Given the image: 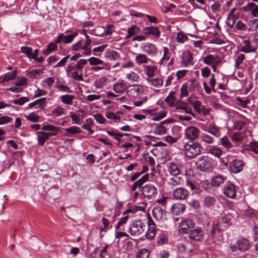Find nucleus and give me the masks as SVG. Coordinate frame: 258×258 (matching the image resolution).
<instances>
[{
  "mask_svg": "<svg viewBox=\"0 0 258 258\" xmlns=\"http://www.w3.org/2000/svg\"><path fill=\"white\" fill-rule=\"evenodd\" d=\"M243 10L244 12H249L251 15L254 17L258 16V6L253 3H249L243 7Z\"/></svg>",
  "mask_w": 258,
  "mask_h": 258,
  "instance_id": "5701e85b",
  "label": "nucleus"
},
{
  "mask_svg": "<svg viewBox=\"0 0 258 258\" xmlns=\"http://www.w3.org/2000/svg\"><path fill=\"white\" fill-rule=\"evenodd\" d=\"M167 167L168 171L171 175L176 176V175L180 173V170L178 165L176 163L170 162L167 164Z\"/></svg>",
  "mask_w": 258,
  "mask_h": 258,
  "instance_id": "2f4dec72",
  "label": "nucleus"
},
{
  "mask_svg": "<svg viewBox=\"0 0 258 258\" xmlns=\"http://www.w3.org/2000/svg\"><path fill=\"white\" fill-rule=\"evenodd\" d=\"M196 168L200 171H206L211 167L210 159L207 156L200 157L196 162Z\"/></svg>",
  "mask_w": 258,
  "mask_h": 258,
  "instance_id": "20e7f679",
  "label": "nucleus"
},
{
  "mask_svg": "<svg viewBox=\"0 0 258 258\" xmlns=\"http://www.w3.org/2000/svg\"><path fill=\"white\" fill-rule=\"evenodd\" d=\"M245 138V133L243 132H235L230 135L231 140L236 143H241Z\"/></svg>",
  "mask_w": 258,
  "mask_h": 258,
  "instance_id": "c756f323",
  "label": "nucleus"
},
{
  "mask_svg": "<svg viewBox=\"0 0 258 258\" xmlns=\"http://www.w3.org/2000/svg\"><path fill=\"white\" fill-rule=\"evenodd\" d=\"M21 51L22 53L26 54L30 60H31L32 59V49L31 47L22 46L21 47Z\"/></svg>",
  "mask_w": 258,
  "mask_h": 258,
  "instance_id": "5fc2aeb1",
  "label": "nucleus"
},
{
  "mask_svg": "<svg viewBox=\"0 0 258 258\" xmlns=\"http://www.w3.org/2000/svg\"><path fill=\"white\" fill-rule=\"evenodd\" d=\"M243 162L240 160L235 159L230 163V171L233 173H238L243 170Z\"/></svg>",
  "mask_w": 258,
  "mask_h": 258,
  "instance_id": "f8f14e48",
  "label": "nucleus"
},
{
  "mask_svg": "<svg viewBox=\"0 0 258 258\" xmlns=\"http://www.w3.org/2000/svg\"><path fill=\"white\" fill-rule=\"evenodd\" d=\"M216 202V199L210 196L205 197L203 201V204L206 208H210L213 206Z\"/></svg>",
  "mask_w": 258,
  "mask_h": 258,
  "instance_id": "79ce46f5",
  "label": "nucleus"
},
{
  "mask_svg": "<svg viewBox=\"0 0 258 258\" xmlns=\"http://www.w3.org/2000/svg\"><path fill=\"white\" fill-rule=\"evenodd\" d=\"M181 60L184 67L192 65L193 64L192 53L188 50L183 51L181 54Z\"/></svg>",
  "mask_w": 258,
  "mask_h": 258,
  "instance_id": "2eb2a0df",
  "label": "nucleus"
},
{
  "mask_svg": "<svg viewBox=\"0 0 258 258\" xmlns=\"http://www.w3.org/2000/svg\"><path fill=\"white\" fill-rule=\"evenodd\" d=\"M105 116L109 119H113L116 122L120 121V118L119 116L116 115L114 113L111 111H107L105 113Z\"/></svg>",
  "mask_w": 258,
  "mask_h": 258,
  "instance_id": "680f3d73",
  "label": "nucleus"
},
{
  "mask_svg": "<svg viewBox=\"0 0 258 258\" xmlns=\"http://www.w3.org/2000/svg\"><path fill=\"white\" fill-rule=\"evenodd\" d=\"M88 60L85 59H81L76 64H70L66 69L67 73H71L73 71H82L84 66L87 63Z\"/></svg>",
  "mask_w": 258,
  "mask_h": 258,
  "instance_id": "4468645a",
  "label": "nucleus"
},
{
  "mask_svg": "<svg viewBox=\"0 0 258 258\" xmlns=\"http://www.w3.org/2000/svg\"><path fill=\"white\" fill-rule=\"evenodd\" d=\"M106 46V45H102L93 48V52L94 55H98L100 53L103 52Z\"/></svg>",
  "mask_w": 258,
  "mask_h": 258,
  "instance_id": "774afa93",
  "label": "nucleus"
},
{
  "mask_svg": "<svg viewBox=\"0 0 258 258\" xmlns=\"http://www.w3.org/2000/svg\"><path fill=\"white\" fill-rule=\"evenodd\" d=\"M223 192L227 197L234 199L236 195L235 185L229 181H226L223 188Z\"/></svg>",
  "mask_w": 258,
  "mask_h": 258,
  "instance_id": "423d86ee",
  "label": "nucleus"
},
{
  "mask_svg": "<svg viewBox=\"0 0 258 258\" xmlns=\"http://www.w3.org/2000/svg\"><path fill=\"white\" fill-rule=\"evenodd\" d=\"M17 74V72L16 70H14L11 72H8L6 73L3 79V81H8L14 79Z\"/></svg>",
  "mask_w": 258,
  "mask_h": 258,
  "instance_id": "6e6d98bb",
  "label": "nucleus"
},
{
  "mask_svg": "<svg viewBox=\"0 0 258 258\" xmlns=\"http://www.w3.org/2000/svg\"><path fill=\"white\" fill-rule=\"evenodd\" d=\"M133 53L136 55L135 60L136 63L138 65L147 64L152 61V60L145 53H136L135 52H133Z\"/></svg>",
  "mask_w": 258,
  "mask_h": 258,
  "instance_id": "412c9836",
  "label": "nucleus"
},
{
  "mask_svg": "<svg viewBox=\"0 0 258 258\" xmlns=\"http://www.w3.org/2000/svg\"><path fill=\"white\" fill-rule=\"evenodd\" d=\"M233 216L229 213H224L221 217V222L224 224V226H227L232 224Z\"/></svg>",
  "mask_w": 258,
  "mask_h": 258,
  "instance_id": "f704fd0d",
  "label": "nucleus"
},
{
  "mask_svg": "<svg viewBox=\"0 0 258 258\" xmlns=\"http://www.w3.org/2000/svg\"><path fill=\"white\" fill-rule=\"evenodd\" d=\"M247 30L251 32H256L258 31V19H250L247 22Z\"/></svg>",
  "mask_w": 258,
  "mask_h": 258,
  "instance_id": "72a5a7b5",
  "label": "nucleus"
},
{
  "mask_svg": "<svg viewBox=\"0 0 258 258\" xmlns=\"http://www.w3.org/2000/svg\"><path fill=\"white\" fill-rule=\"evenodd\" d=\"M126 77L128 80L133 82H137L139 79L138 74L134 72L127 74Z\"/></svg>",
  "mask_w": 258,
  "mask_h": 258,
  "instance_id": "bf43d9fd",
  "label": "nucleus"
},
{
  "mask_svg": "<svg viewBox=\"0 0 258 258\" xmlns=\"http://www.w3.org/2000/svg\"><path fill=\"white\" fill-rule=\"evenodd\" d=\"M221 58L217 55L209 54L203 58V62L208 66L216 64L221 63Z\"/></svg>",
  "mask_w": 258,
  "mask_h": 258,
  "instance_id": "9b49d317",
  "label": "nucleus"
},
{
  "mask_svg": "<svg viewBox=\"0 0 258 258\" xmlns=\"http://www.w3.org/2000/svg\"><path fill=\"white\" fill-rule=\"evenodd\" d=\"M189 195L188 191L183 187L176 188L173 191V197L175 200H185Z\"/></svg>",
  "mask_w": 258,
  "mask_h": 258,
  "instance_id": "ddd939ff",
  "label": "nucleus"
},
{
  "mask_svg": "<svg viewBox=\"0 0 258 258\" xmlns=\"http://www.w3.org/2000/svg\"><path fill=\"white\" fill-rule=\"evenodd\" d=\"M152 214L157 221H163L165 219L166 212L160 207H155L152 210Z\"/></svg>",
  "mask_w": 258,
  "mask_h": 258,
  "instance_id": "aec40b11",
  "label": "nucleus"
},
{
  "mask_svg": "<svg viewBox=\"0 0 258 258\" xmlns=\"http://www.w3.org/2000/svg\"><path fill=\"white\" fill-rule=\"evenodd\" d=\"M162 49L163 52V56L158 62L159 66H162L166 63L170 59L171 56V52L167 47L163 46Z\"/></svg>",
  "mask_w": 258,
  "mask_h": 258,
  "instance_id": "a878e982",
  "label": "nucleus"
},
{
  "mask_svg": "<svg viewBox=\"0 0 258 258\" xmlns=\"http://www.w3.org/2000/svg\"><path fill=\"white\" fill-rule=\"evenodd\" d=\"M183 183V180L179 177L174 176L168 179L167 184L168 187L171 189H173L174 187L178 185H181Z\"/></svg>",
  "mask_w": 258,
  "mask_h": 258,
  "instance_id": "b1692460",
  "label": "nucleus"
},
{
  "mask_svg": "<svg viewBox=\"0 0 258 258\" xmlns=\"http://www.w3.org/2000/svg\"><path fill=\"white\" fill-rule=\"evenodd\" d=\"M126 88V85L122 82H117L113 85V90L118 94L122 93Z\"/></svg>",
  "mask_w": 258,
  "mask_h": 258,
  "instance_id": "ea45409f",
  "label": "nucleus"
},
{
  "mask_svg": "<svg viewBox=\"0 0 258 258\" xmlns=\"http://www.w3.org/2000/svg\"><path fill=\"white\" fill-rule=\"evenodd\" d=\"M195 222L191 219H186L182 220L179 225L178 230L181 233H187L190 232L191 229L195 226Z\"/></svg>",
  "mask_w": 258,
  "mask_h": 258,
  "instance_id": "0eeeda50",
  "label": "nucleus"
},
{
  "mask_svg": "<svg viewBox=\"0 0 258 258\" xmlns=\"http://www.w3.org/2000/svg\"><path fill=\"white\" fill-rule=\"evenodd\" d=\"M149 178V174L144 175L141 178L134 183L132 186V190L135 191L138 188H140L145 182L148 181Z\"/></svg>",
  "mask_w": 258,
  "mask_h": 258,
  "instance_id": "7c9ffc66",
  "label": "nucleus"
},
{
  "mask_svg": "<svg viewBox=\"0 0 258 258\" xmlns=\"http://www.w3.org/2000/svg\"><path fill=\"white\" fill-rule=\"evenodd\" d=\"M150 253L146 249H142L136 255L137 258H149Z\"/></svg>",
  "mask_w": 258,
  "mask_h": 258,
  "instance_id": "052dcab7",
  "label": "nucleus"
},
{
  "mask_svg": "<svg viewBox=\"0 0 258 258\" xmlns=\"http://www.w3.org/2000/svg\"><path fill=\"white\" fill-rule=\"evenodd\" d=\"M144 92L143 87L139 85H131L127 90V94L131 98H137Z\"/></svg>",
  "mask_w": 258,
  "mask_h": 258,
  "instance_id": "39448f33",
  "label": "nucleus"
},
{
  "mask_svg": "<svg viewBox=\"0 0 258 258\" xmlns=\"http://www.w3.org/2000/svg\"><path fill=\"white\" fill-rule=\"evenodd\" d=\"M168 241V236L165 233H161L157 238V242L159 245H162L167 243Z\"/></svg>",
  "mask_w": 258,
  "mask_h": 258,
  "instance_id": "8fccbe9b",
  "label": "nucleus"
},
{
  "mask_svg": "<svg viewBox=\"0 0 258 258\" xmlns=\"http://www.w3.org/2000/svg\"><path fill=\"white\" fill-rule=\"evenodd\" d=\"M185 210L184 205L180 203L173 204L171 208V212L172 215L178 216L181 215Z\"/></svg>",
  "mask_w": 258,
  "mask_h": 258,
  "instance_id": "4be33fe9",
  "label": "nucleus"
},
{
  "mask_svg": "<svg viewBox=\"0 0 258 258\" xmlns=\"http://www.w3.org/2000/svg\"><path fill=\"white\" fill-rule=\"evenodd\" d=\"M29 101V99L26 97H21L18 99L12 101V102L16 105H23L25 103Z\"/></svg>",
  "mask_w": 258,
  "mask_h": 258,
  "instance_id": "13d9d810",
  "label": "nucleus"
},
{
  "mask_svg": "<svg viewBox=\"0 0 258 258\" xmlns=\"http://www.w3.org/2000/svg\"><path fill=\"white\" fill-rule=\"evenodd\" d=\"M201 141L205 144H212L215 143V140L211 135L203 133L201 135L200 137Z\"/></svg>",
  "mask_w": 258,
  "mask_h": 258,
  "instance_id": "58836bf2",
  "label": "nucleus"
},
{
  "mask_svg": "<svg viewBox=\"0 0 258 258\" xmlns=\"http://www.w3.org/2000/svg\"><path fill=\"white\" fill-rule=\"evenodd\" d=\"M154 133L156 135H164L166 133V128L163 125H157L155 127Z\"/></svg>",
  "mask_w": 258,
  "mask_h": 258,
  "instance_id": "0e129e2a",
  "label": "nucleus"
},
{
  "mask_svg": "<svg viewBox=\"0 0 258 258\" xmlns=\"http://www.w3.org/2000/svg\"><path fill=\"white\" fill-rule=\"evenodd\" d=\"M66 136L72 137L73 135L78 134L81 133L80 128L77 126H72L70 127L64 129Z\"/></svg>",
  "mask_w": 258,
  "mask_h": 258,
  "instance_id": "e433bc0d",
  "label": "nucleus"
},
{
  "mask_svg": "<svg viewBox=\"0 0 258 258\" xmlns=\"http://www.w3.org/2000/svg\"><path fill=\"white\" fill-rule=\"evenodd\" d=\"M138 27L136 25H134L132 27L129 28L127 29V38H130L131 36L135 35L137 33V30H138Z\"/></svg>",
  "mask_w": 258,
  "mask_h": 258,
  "instance_id": "69168bd1",
  "label": "nucleus"
},
{
  "mask_svg": "<svg viewBox=\"0 0 258 258\" xmlns=\"http://www.w3.org/2000/svg\"><path fill=\"white\" fill-rule=\"evenodd\" d=\"M145 224L141 221H135L133 222L130 225V234L133 236H139L144 232L145 230Z\"/></svg>",
  "mask_w": 258,
  "mask_h": 258,
  "instance_id": "7ed1b4c3",
  "label": "nucleus"
},
{
  "mask_svg": "<svg viewBox=\"0 0 258 258\" xmlns=\"http://www.w3.org/2000/svg\"><path fill=\"white\" fill-rule=\"evenodd\" d=\"M59 98L62 103L67 105H72L73 101L75 99V96L73 95L66 94L60 96Z\"/></svg>",
  "mask_w": 258,
  "mask_h": 258,
  "instance_id": "4c0bfd02",
  "label": "nucleus"
},
{
  "mask_svg": "<svg viewBox=\"0 0 258 258\" xmlns=\"http://www.w3.org/2000/svg\"><path fill=\"white\" fill-rule=\"evenodd\" d=\"M205 131L216 138H219L221 136L220 127L214 123L210 124L208 126L207 129Z\"/></svg>",
  "mask_w": 258,
  "mask_h": 258,
  "instance_id": "c85d7f7f",
  "label": "nucleus"
},
{
  "mask_svg": "<svg viewBox=\"0 0 258 258\" xmlns=\"http://www.w3.org/2000/svg\"><path fill=\"white\" fill-rule=\"evenodd\" d=\"M240 50L245 53L254 52V49H252L250 45V42L248 40H244L240 48Z\"/></svg>",
  "mask_w": 258,
  "mask_h": 258,
  "instance_id": "a19ab883",
  "label": "nucleus"
},
{
  "mask_svg": "<svg viewBox=\"0 0 258 258\" xmlns=\"http://www.w3.org/2000/svg\"><path fill=\"white\" fill-rule=\"evenodd\" d=\"M77 35V32L68 35H64L63 33H61L57 37L55 43L57 44L60 43L64 44L70 43Z\"/></svg>",
  "mask_w": 258,
  "mask_h": 258,
  "instance_id": "9d476101",
  "label": "nucleus"
},
{
  "mask_svg": "<svg viewBox=\"0 0 258 258\" xmlns=\"http://www.w3.org/2000/svg\"><path fill=\"white\" fill-rule=\"evenodd\" d=\"M142 33L146 35L151 34L156 38H158L161 35V31L158 27L152 26L144 28Z\"/></svg>",
  "mask_w": 258,
  "mask_h": 258,
  "instance_id": "f3484780",
  "label": "nucleus"
},
{
  "mask_svg": "<svg viewBox=\"0 0 258 258\" xmlns=\"http://www.w3.org/2000/svg\"><path fill=\"white\" fill-rule=\"evenodd\" d=\"M202 146L199 143L189 141L184 144L183 149L185 156L193 158L201 153Z\"/></svg>",
  "mask_w": 258,
  "mask_h": 258,
  "instance_id": "f257e3e1",
  "label": "nucleus"
},
{
  "mask_svg": "<svg viewBox=\"0 0 258 258\" xmlns=\"http://www.w3.org/2000/svg\"><path fill=\"white\" fill-rule=\"evenodd\" d=\"M207 152L215 157H219L222 154V150L216 146H210L206 148Z\"/></svg>",
  "mask_w": 258,
  "mask_h": 258,
  "instance_id": "473e14b6",
  "label": "nucleus"
},
{
  "mask_svg": "<svg viewBox=\"0 0 258 258\" xmlns=\"http://www.w3.org/2000/svg\"><path fill=\"white\" fill-rule=\"evenodd\" d=\"M188 39L187 35L183 32H179L177 33L176 40L178 43H183Z\"/></svg>",
  "mask_w": 258,
  "mask_h": 258,
  "instance_id": "de8ad7c7",
  "label": "nucleus"
},
{
  "mask_svg": "<svg viewBox=\"0 0 258 258\" xmlns=\"http://www.w3.org/2000/svg\"><path fill=\"white\" fill-rule=\"evenodd\" d=\"M147 85L151 87L160 88L163 84V79L161 77L145 78Z\"/></svg>",
  "mask_w": 258,
  "mask_h": 258,
  "instance_id": "6ab92c4d",
  "label": "nucleus"
},
{
  "mask_svg": "<svg viewBox=\"0 0 258 258\" xmlns=\"http://www.w3.org/2000/svg\"><path fill=\"white\" fill-rule=\"evenodd\" d=\"M184 134L187 139L191 141L195 140L199 136L200 130L196 126H189L185 129Z\"/></svg>",
  "mask_w": 258,
  "mask_h": 258,
  "instance_id": "1a4fd4ad",
  "label": "nucleus"
},
{
  "mask_svg": "<svg viewBox=\"0 0 258 258\" xmlns=\"http://www.w3.org/2000/svg\"><path fill=\"white\" fill-rule=\"evenodd\" d=\"M143 68L147 78H150L154 77L155 72L156 70V67L155 66L144 65Z\"/></svg>",
  "mask_w": 258,
  "mask_h": 258,
  "instance_id": "c9c22d12",
  "label": "nucleus"
},
{
  "mask_svg": "<svg viewBox=\"0 0 258 258\" xmlns=\"http://www.w3.org/2000/svg\"><path fill=\"white\" fill-rule=\"evenodd\" d=\"M51 114L55 117H59L64 114V109L61 106H57L52 109Z\"/></svg>",
  "mask_w": 258,
  "mask_h": 258,
  "instance_id": "09e8293b",
  "label": "nucleus"
},
{
  "mask_svg": "<svg viewBox=\"0 0 258 258\" xmlns=\"http://www.w3.org/2000/svg\"><path fill=\"white\" fill-rule=\"evenodd\" d=\"M36 135L39 145L43 146L45 144V141L48 140L50 137L56 136V133H49L43 131H39L37 132Z\"/></svg>",
  "mask_w": 258,
  "mask_h": 258,
  "instance_id": "dca6fc26",
  "label": "nucleus"
},
{
  "mask_svg": "<svg viewBox=\"0 0 258 258\" xmlns=\"http://www.w3.org/2000/svg\"><path fill=\"white\" fill-rule=\"evenodd\" d=\"M106 79L105 78H101L94 83L95 86L97 88H102L106 84Z\"/></svg>",
  "mask_w": 258,
  "mask_h": 258,
  "instance_id": "e2e57ef3",
  "label": "nucleus"
},
{
  "mask_svg": "<svg viewBox=\"0 0 258 258\" xmlns=\"http://www.w3.org/2000/svg\"><path fill=\"white\" fill-rule=\"evenodd\" d=\"M238 251L242 252L249 248V243L246 238H241L236 241Z\"/></svg>",
  "mask_w": 258,
  "mask_h": 258,
  "instance_id": "393cba45",
  "label": "nucleus"
},
{
  "mask_svg": "<svg viewBox=\"0 0 258 258\" xmlns=\"http://www.w3.org/2000/svg\"><path fill=\"white\" fill-rule=\"evenodd\" d=\"M46 103L47 102L46 98L43 97L29 103L28 105V108H32L34 106L38 105V107H36V109H42L46 106Z\"/></svg>",
  "mask_w": 258,
  "mask_h": 258,
  "instance_id": "cd10ccee",
  "label": "nucleus"
},
{
  "mask_svg": "<svg viewBox=\"0 0 258 258\" xmlns=\"http://www.w3.org/2000/svg\"><path fill=\"white\" fill-rule=\"evenodd\" d=\"M188 236L191 241H200L203 237V231L201 228H197L190 230Z\"/></svg>",
  "mask_w": 258,
  "mask_h": 258,
  "instance_id": "a211bd4d",
  "label": "nucleus"
},
{
  "mask_svg": "<svg viewBox=\"0 0 258 258\" xmlns=\"http://www.w3.org/2000/svg\"><path fill=\"white\" fill-rule=\"evenodd\" d=\"M142 192L145 197L151 198L156 196L157 194L158 190L153 185L147 184L142 187Z\"/></svg>",
  "mask_w": 258,
  "mask_h": 258,
  "instance_id": "6e6552de",
  "label": "nucleus"
},
{
  "mask_svg": "<svg viewBox=\"0 0 258 258\" xmlns=\"http://www.w3.org/2000/svg\"><path fill=\"white\" fill-rule=\"evenodd\" d=\"M224 178L222 175H217L214 177L211 181V184L213 186H219L224 181Z\"/></svg>",
  "mask_w": 258,
  "mask_h": 258,
  "instance_id": "a18cd8bd",
  "label": "nucleus"
},
{
  "mask_svg": "<svg viewBox=\"0 0 258 258\" xmlns=\"http://www.w3.org/2000/svg\"><path fill=\"white\" fill-rule=\"evenodd\" d=\"M24 117L27 120L32 122H37L40 119L39 116L35 113L34 112L31 113L28 115H25Z\"/></svg>",
  "mask_w": 258,
  "mask_h": 258,
  "instance_id": "3c124183",
  "label": "nucleus"
},
{
  "mask_svg": "<svg viewBox=\"0 0 258 258\" xmlns=\"http://www.w3.org/2000/svg\"><path fill=\"white\" fill-rule=\"evenodd\" d=\"M120 56L119 53L114 50L108 51L105 54V57L110 61H115L119 59Z\"/></svg>",
  "mask_w": 258,
  "mask_h": 258,
  "instance_id": "c03bdc74",
  "label": "nucleus"
},
{
  "mask_svg": "<svg viewBox=\"0 0 258 258\" xmlns=\"http://www.w3.org/2000/svg\"><path fill=\"white\" fill-rule=\"evenodd\" d=\"M42 131H50V133H56V135L58 131V128L51 124L45 125L41 127Z\"/></svg>",
  "mask_w": 258,
  "mask_h": 258,
  "instance_id": "4d7b16f0",
  "label": "nucleus"
},
{
  "mask_svg": "<svg viewBox=\"0 0 258 258\" xmlns=\"http://www.w3.org/2000/svg\"><path fill=\"white\" fill-rule=\"evenodd\" d=\"M156 228L155 227L150 226L148 227V229L146 233V236L148 239H153L156 235Z\"/></svg>",
  "mask_w": 258,
  "mask_h": 258,
  "instance_id": "603ef678",
  "label": "nucleus"
},
{
  "mask_svg": "<svg viewBox=\"0 0 258 258\" xmlns=\"http://www.w3.org/2000/svg\"><path fill=\"white\" fill-rule=\"evenodd\" d=\"M90 65L96 66V65H105V63L102 60H101L97 57H92L87 60Z\"/></svg>",
  "mask_w": 258,
  "mask_h": 258,
  "instance_id": "864d4df0",
  "label": "nucleus"
},
{
  "mask_svg": "<svg viewBox=\"0 0 258 258\" xmlns=\"http://www.w3.org/2000/svg\"><path fill=\"white\" fill-rule=\"evenodd\" d=\"M219 144L227 149H230L233 147V145L231 143L230 139L226 136L220 139Z\"/></svg>",
  "mask_w": 258,
  "mask_h": 258,
  "instance_id": "37998d69",
  "label": "nucleus"
},
{
  "mask_svg": "<svg viewBox=\"0 0 258 258\" xmlns=\"http://www.w3.org/2000/svg\"><path fill=\"white\" fill-rule=\"evenodd\" d=\"M189 90L190 91L193 93H197L201 94L202 92V90L198 81L196 79H191L189 80Z\"/></svg>",
  "mask_w": 258,
  "mask_h": 258,
  "instance_id": "bb28decb",
  "label": "nucleus"
},
{
  "mask_svg": "<svg viewBox=\"0 0 258 258\" xmlns=\"http://www.w3.org/2000/svg\"><path fill=\"white\" fill-rule=\"evenodd\" d=\"M95 120L99 124H104L105 123L106 119L100 113L95 114L93 115Z\"/></svg>",
  "mask_w": 258,
  "mask_h": 258,
  "instance_id": "338daca9",
  "label": "nucleus"
},
{
  "mask_svg": "<svg viewBox=\"0 0 258 258\" xmlns=\"http://www.w3.org/2000/svg\"><path fill=\"white\" fill-rule=\"evenodd\" d=\"M140 48L144 53L150 57L155 56L158 53L156 45L151 42H145L142 43Z\"/></svg>",
  "mask_w": 258,
  "mask_h": 258,
  "instance_id": "f03ea898",
  "label": "nucleus"
},
{
  "mask_svg": "<svg viewBox=\"0 0 258 258\" xmlns=\"http://www.w3.org/2000/svg\"><path fill=\"white\" fill-rule=\"evenodd\" d=\"M55 87L58 89L59 91L67 93H71L73 92L72 90L67 85H63L59 83L58 82H56L55 84Z\"/></svg>",
  "mask_w": 258,
  "mask_h": 258,
  "instance_id": "49530a36",
  "label": "nucleus"
}]
</instances>
